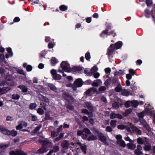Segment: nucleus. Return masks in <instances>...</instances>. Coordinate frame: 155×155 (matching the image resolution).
<instances>
[{
  "label": "nucleus",
  "instance_id": "1",
  "mask_svg": "<svg viewBox=\"0 0 155 155\" xmlns=\"http://www.w3.org/2000/svg\"><path fill=\"white\" fill-rule=\"evenodd\" d=\"M130 127H127L126 130L129 133H133L135 132L137 134L141 135V131L137 127L132 124L131 123L129 124Z\"/></svg>",
  "mask_w": 155,
  "mask_h": 155
},
{
  "label": "nucleus",
  "instance_id": "2",
  "mask_svg": "<svg viewBox=\"0 0 155 155\" xmlns=\"http://www.w3.org/2000/svg\"><path fill=\"white\" fill-rule=\"evenodd\" d=\"M122 43L120 41H118L114 45V46L113 44L111 45L108 49L107 51L108 54L109 55L112 54L115 48L117 49L120 48L122 47Z\"/></svg>",
  "mask_w": 155,
  "mask_h": 155
},
{
  "label": "nucleus",
  "instance_id": "3",
  "mask_svg": "<svg viewBox=\"0 0 155 155\" xmlns=\"http://www.w3.org/2000/svg\"><path fill=\"white\" fill-rule=\"evenodd\" d=\"M61 67L64 71L69 72L71 71L69 64L67 61H63L61 64Z\"/></svg>",
  "mask_w": 155,
  "mask_h": 155
},
{
  "label": "nucleus",
  "instance_id": "4",
  "mask_svg": "<svg viewBox=\"0 0 155 155\" xmlns=\"http://www.w3.org/2000/svg\"><path fill=\"white\" fill-rule=\"evenodd\" d=\"M99 140L104 143L105 144L108 145H109L110 139L108 137L105 136L103 134L101 133L98 136Z\"/></svg>",
  "mask_w": 155,
  "mask_h": 155
},
{
  "label": "nucleus",
  "instance_id": "5",
  "mask_svg": "<svg viewBox=\"0 0 155 155\" xmlns=\"http://www.w3.org/2000/svg\"><path fill=\"white\" fill-rule=\"evenodd\" d=\"M145 108L144 111L145 114L148 115L150 116L152 115L153 114V112L151 110V109L153 108L151 107L150 104L145 106Z\"/></svg>",
  "mask_w": 155,
  "mask_h": 155
},
{
  "label": "nucleus",
  "instance_id": "6",
  "mask_svg": "<svg viewBox=\"0 0 155 155\" xmlns=\"http://www.w3.org/2000/svg\"><path fill=\"white\" fill-rule=\"evenodd\" d=\"M137 143L140 144L146 145L148 143L146 138L139 137L137 139Z\"/></svg>",
  "mask_w": 155,
  "mask_h": 155
},
{
  "label": "nucleus",
  "instance_id": "7",
  "mask_svg": "<svg viewBox=\"0 0 155 155\" xmlns=\"http://www.w3.org/2000/svg\"><path fill=\"white\" fill-rule=\"evenodd\" d=\"M110 118L111 119L118 118L120 119L123 118V116L119 114H117L114 112H112L110 115Z\"/></svg>",
  "mask_w": 155,
  "mask_h": 155
},
{
  "label": "nucleus",
  "instance_id": "8",
  "mask_svg": "<svg viewBox=\"0 0 155 155\" xmlns=\"http://www.w3.org/2000/svg\"><path fill=\"white\" fill-rule=\"evenodd\" d=\"M11 155H26L21 150H18L16 151H12L9 153Z\"/></svg>",
  "mask_w": 155,
  "mask_h": 155
},
{
  "label": "nucleus",
  "instance_id": "9",
  "mask_svg": "<svg viewBox=\"0 0 155 155\" xmlns=\"http://www.w3.org/2000/svg\"><path fill=\"white\" fill-rule=\"evenodd\" d=\"M74 85L76 87H81L83 85V82L82 80L80 78L77 79L74 83Z\"/></svg>",
  "mask_w": 155,
  "mask_h": 155
},
{
  "label": "nucleus",
  "instance_id": "10",
  "mask_svg": "<svg viewBox=\"0 0 155 155\" xmlns=\"http://www.w3.org/2000/svg\"><path fill=\"white\" fill-rule=\"evenodd\" d=\"M8 85L9 86H12L14 84L12 82H8L5 81H0V86H3L6 85Z\"/></svg>",
  "mask_w": 155,
  "mask_h": 155
},
{
  "label": "nucleus",
  "instance_id": "11",
  "mask_svg": "<svg viewBox=\"0 0 155 155\" xmlns=\"http://www.w3.org/2000/svg\"><path fill=\"white\" fill-rule=\"evenodd\" d=\"M48 150L47 147H44L42 146L41 148H40L37 151V153H42L47 151Z\"/></svg>",
  "mask_w": 155,
  "mask_h": 155
},
{
  "label": "nucleus",
  "instance_id": "12",
  "mask_svg": "<svg viewBox=\"0 0 155 155\" xmlns=\"http://www.w3.org/2000/svg\"><path fill=\"white\" fill-rule=\"evenodd\" d=\"M69 143L68 141L64 140L63 141L61 146L64 150H66L68 148Z\"/></svg>",
  "mask_w": 155,
  "mask_h": 155
},
{
  "label": "nucleus",
  "instance_id": "13",
  "mask_svg": "<svg viewBox=\"0 0 155 155\" xmlns=\"http://www.w3.org/2000/svg\"><path fill=\"white\" fill-rule=\"evenodd\" d=\"M78 144L80 147V148L82 151L85 153H86L87 150V147L86 145L85 144H82L80 142L78 143Z\"/></svg>",
  "mask_w": 155,
  "mask_h": 155
},
{
  "label": "nucleus",
  "instance_id": "14",
  "mask_svg": "<svg viewBox=\"0 0 155 155\" xmlns=\"http://www.w3.org/2000/svg\"><path fill=\"white\" fill-rule=\"evenodd\" d=\"M0 132L6 135H10V131L4 128H0Z\"/></svg>",
  "mask_w": 155,
  "mask_h": 155
},
{
  "label": "nucleus",
  "instance_id": "15",
  "mask_svg": "<svg viewBox=\"0 0 155 155\" xmlns=\"http://www.w3.org/2000/svg\"><path fill=\"white\" fill-rule=\"evenodd\" d=\"M42 146L44 147H47L48 149V147L51 146V143L47 140H44L43 142Z\"/></svg>",
  "mask_w": 155,
  "mask_h": 155
},
{
  "label": "nucleus",
  "instance_id": "16",
  "mask_svg": "<svg viewBox=\"0 0 155 155\" xmlns=\"http://www.w3.org/2000/svg\"><path fill=\"white\" fill-rule=\"evenodd\" d=\"M121 94L123 95L126 96H128L130 95H131L130 91L125 89L122 90Z\"/></svg>",
  "mask_w": 155,
  "mask_h": 155
},
{
  "label": "nucleus",
  "instance_id": "17",
  "mask_svg": "<svg viewBox=\"0 0 155 155\" xmlns=\"http://www.w3.org/2000/svg\"><path fill=\"white\" fill-rule=\"evenodd\" d=\"M101 83V82L99 79L94 80L91 85L93 86L97 87Z\"/></svg>",
  "mask_w": 155,
  "mask_h": 155
},
{
  "label": "nucleus",
  "instance_id": "18",
  "mask_svg": "<svg viewBox=\"0 0 155 155\" xmlns=\"http://www.w3.org/2000/svg\"><path fill=\"white\" fill-rule=\"evenodd\" d=\"M117 144L121 147H125L126 146L125 142L123 140L119 141H116Z\"/></svg>",
  "mask_w": 155,
  "mask_h": 155
},
{
  "label": "nucleus",
  "instance_id": "19",
  "mask_svg": "<svg viewBox=\"0 0 155 155\" xmlns=\"http://www.w3.org/2000/svg\"><path fill=\"white\" fill-rule=\"evenodd\" d=\"M39 98L42 101H44L46 102H49V100L48 98L45 97L43 96V95L41 94L38 95Z\"/></svg>",
  "mask_w": 155,
  "mask_h": 155
},
{
  "label": "nucleus",
  "instance_id": "20",
  "mask_svg": "<svg viewBox=\"0 0 155 155\" xmlns=\"http://www.w3.org/2000/svg\"><path fill=\"white\" fill-rule=\"evenodd\" d=\"M23 66L24 68L26 67L27 71H30L32 70V67L30 65H27V64L26 63H24L23 64Z\"/></svg>",
  "mask_w": 155,
  "mask_h": 155
},
{
  "label": "nucleus",
  "instance_id": "21",
  "mask_svg": "<svg viewBox=\"0 0 155 155\" xmlns=\"http://www.w3.org/2000/svg\"><path fill=\"white\" fill-rule=\"evenodd\" d=\"M63 97L65 99L69 101H71L73 100L72 97L68 94H64Z\"/></svg>",
  "mask_w": 155,
  "mask_h": 155
},
{
  "label": "nucleus",
  "instance_id": "22",
  "mask_svg": "<svg viewBox=\"0 0 155 155\" xmlns=\"http://www.w3.org/2000/svg\"><path fill=\"white\" fill-rule=\"evenodd\" d=\"M84 106L87 108L91 110H92L93 109V107L91 103L89 102H84Z\"/></svg>",
  "mask_w": 155,
  "mask_h": 155
},
{
  "label": "nucleus",
  "instance_id": "23",
  "mask_svg": "<svg viewBox=\"0 0 155 155\" xmlns=\"http://www.w3.org/2000/svg\"><path fill=\"white\" fill-rule=\"evenodd\" d=\"M51 65L54 66L58 63V61L56 58L52 57L51 60Z\"/></svg>",
  "mask_w": 155,
  "mask_h": 155
},
{
  "label": "nucleus",
  "instance_id": "24",
  "mask_svg": "<svg viewBox=\"0 0 155 155\" xmlns=\"http://www.w3.org/2000/svg\"><path fill=\"white\" fill-rule=\"evenodd\" d=\"M127 145L128 148L131 150H134L136 147V145L132 143H128Z\"/></svg>",
  "mask_w": 155,
  "mask_h": 155
},
{
  "label": "nucleus",
  "instance_id": "25",
  "mask_svg": "<svg viewBox=\"0 0 155 155\" xmlns=\"http://www.w3.org/2000/svg\"><path fill=\"white\" fill-rule=\"evenodd\" d=\"M47 86L50 88L51 90H53L55 92L57 91V88L53 84L50 83L48 84H47Z\"/></svg>",
  "mask_w": 155,
  "mask_h": 155
},
{
  "label": "nucleus",
  "instance_id": "26",
  "mask_svg": "<svg viewBox=\"0 0 155 155\" xmlns=\"http://www.w3.org/2000/svg\"><path fill=\"white\" fill-rule=\"evenodd\" d=\"M143 125V126L149 131L150 130V129L149 126L147 124V123L145 121H143L141 123Z\"/></svg>",
  "mask_w": 155,
  "mask_h": 155
},
{
  "label": "nucleus",
  "instance_id": "27",
  "mask_svg": "<svg viewBox=\"0 0 155 155\" xmlns=\"http://www.w3.org/2000/svg\"><path fill=\"white\" fill-rule=\"evenodd\" d=\"M22 90V91L24 92H26L28 91V88L24 85H19L18 87Z\"/></svg>",
  "mask_w": 155,
  "mask_h": 155
},
{
  "label": "nucleus",
  "instance_id": "28",
  "mask_svg": "<svg viewBox=\"0 0 155 155\" xmlns=\"http://www.w3.org/2000/svg\"><path fill=\"white\" fill-rule=\"evenodd\" d=\"M97 137L96 136L94 135H91L89 136L87 138V140L88 141H90L91 140H96L97 139Z\"/></svg>",
  "mask_w": 155,
  "mask_h": 155
},
{
  "label": "nucleus",
  "instance_id": "29",
  "mask_svg": "<svg viewBox=\"0 0 155 155\" xmlns=\"http://www.w3.org/2000/svg\"><path fill=\"white\" fill-rule=\"evenodd\" d=\"M93 91L94 92H97V89L95 88L92 87L89 89L86 92V93L87 94H89L91 92Z\"/></svg>",
  "mask_w": 155,
  "mask_h": 155
},
{
  "label": "nucleus",
  "instance_id": "30",
  "mask_svg": "<svg viewBox=\"0 0 155 155\" xmlns=\"http://www.w3.org/2000/svg\"><path fill=\"white\" fill-rule=\"evenodd\" d=\"M93 133L95 134L98 137L101 133L97 130L95 128H93L91 129Z\"/></svg>",
  "mask_w": 155,
  "mask_h": 155
},
{
  "label": "nucleus",
  "instance_id": "31",
  "mask_svg": "<svg viewBox=\"0 0 155 155\" xmlns=\"http://www.w3.org/2000/svg\"><path fill=\"white\" fill-rule=\"evenodd\" d=\"M47 51L45 50L42 51L39 54L40 58H41L42 57H44V58H45V56L47 54Z\"/></svg>",
  "mask_w": 155,
  "mask_h": 155
},
{
  "label": "nucleus",
  "instance_id": "32",
  "mask_svg": "<svg viewBox=\"0 0 155 155\" xmlns=\"http://www.w3.org/2000/svg\"><path fill=\"white\" fill-rule=\"evenodd\" d=\"M139 104V103L137 101L134 100L131 101L132 106L134 107H137Z\"/></svg>",
  "mask_w": 155,
  "mask_h": 155
},
{
  "label": "nucleus",
  "instance_id": "33",
  "mask_svg": "<svg viewBox=\"0 0 155 155\" xmlns=\"http://www.w3.org/2000/svg\"><path fill=\"white\" fill-rule=\"evenodd\" d=\"M127 127H130L129 125L128 126H125L123 124H119L117 126V127L118 129L121 130L124 129L125 128L126 129Z\"/></svg>",
  "mask_w": 155,
  "mask_h": 155
},
{
  "label": "nucleus",
  "instance_id": "34",
  "mask_svg": "<svg viewBox=\"0 0 155 155\" xmlns=\"http://www.w3.org/2000/svg\"><path fill=\"white\" fill-rule=\"evenodd\" d=\"M117 121L114 120H112L110 122V125L113 128H114L116 126Z\"/></svg>",
  "mask_w": 155,
  "mask_h": 155
},
{
  "label": "nucleus",
  "instance_id": "35",
  "mask_svg": "<svg viewBox=\"0 0 155 155\" xmlns=\"http://www.w3.org/2000/svg\"><path fill=\"white\" fill-rule=\"evenodd\" d=\"M37 106V104L35 103H31L29 105V109L31 110L35 109Z\"/></svg>",
  "mask_w": 155,
  "mask_h": 155
},
{
  "label": "nucleus",
  "instance_id": "36",
  "mask_svg": "<svg viewBox=\"0 0 155 155\" xmlns=\"http://www.w3.org/2000/svg\"><path fill=\"white\" fill-rule=\"evenodd\" d=\"M125 73L124 71L121 70H120L119 71L117 72L114 73L115 75H122L124 74Z\"/></svg>",
  "mask_w": 155,
  "mask_h": 155
},
{
  "label": "nucleus",
  "instance_id": "37",
  "mask_svg": "<svg viewBox=\"0 0 155 155\" xmlns=\"http://www.w3.org/2000/svg\"><path fill=\"white\" fill-rule=\"evenodd\" d=\"M98 68L96 66H94L91 69V73L92 74L97 71Z\"/></svg>",
  "mask_w": 155,
  "mask_h": 155
},
{
  "label": "nucleus",
  "instance_id": "38",
  "mask_svg": "<svg viewBox=\"0 0 155 155\" xmlns=\"http://www.w3.org/2000/svg\"><path fill=\"white\" fill-rule=\"evenodd\" d=\"M122 86L120 85H118L115 88V91H116L117 92H120V91H122Z\"/></svg>",
  "mask_w": 155,
  "mask_h": 155
},
{
  "label": "nucleus",
  "instance_id": "39",
  "mask_svg": "<svg viewBox=\"0 0 155 155\" xmlns=\"http://www.w3.org/2000/svg\"><path fill=\"white\" fill-rule=\"evenodd\" d=\"M20 97L19 95L17 94H13L12 95V98L14 100H18L19 99Z\"/></svg>",
  "mask_w": 155,
  "mask_h": 155
},
{
  "label": "nucleus",
  "instance_id": "40",
  "mask_svg": "<svg viewBox=\"0 0 155 155\" xmlns=\"http://www.w3.org/2000/svg\"><path fill=\"white\" fill-rule=\"evenodd\" d=\"M53 78L55 80H60L61 79V75L57 74Z\"/></svg>",
  "mask_w": 155,
  "mask_h": 155
},
{
  "label": "nucleus",
  "instance_id": "41",
  "mask_svg": "<svg viewBox=\"0 0 155 155\" xmlns=\"http://www.w3.org/2000/svg\"><path fill=\"white\" fill-rule=\"evenodd\" d=\"M37 112L40 115H43L44 114V110L40 108L38 109Z\"/></svg>",
  "mask_w": 155,
  "mask_h": 155
},
{
  "label": "nucleus",
  "instance_id": "42",
  "mask_svg": "<svg viewBox=\"0 0 155 155\" xmlns=\"http://www.w3.org/2000/svg\"><path fill=\"white\" fill-rule=\"evenodd\" d=\"M11 89L10 87H4L2 88V91L3 94L6 93Z\"/></svg>",
  "mask_w": 155,
  "mask_h": 155
},
{
  "label": "nucleus",
  "instance_id": "43",
  "mask_svg": "<svg viewBox=\"0 0 155 155\" xmlns=\"http://www.w3.org/2000/svg\"><path fill=\"white\" fill-rule=\"evenodd\" d=\"M85 58L87 60H89L91 58V55L89 52H87L85 54Z\"/></svg>",
  "mask_w": 155,
  "mask_h": 155
},
{
  "label": "nucleus",
  "instance_id": "44",
  "mask_svg": "<svg viewBox=\"0 0 155 155\" xmlns=\"http://www.w3.org/2000/svg\"><path fill=\"white\" fill-rule=\"evenodd\" d=\"M144 149L145 150L149 151L151 149V146L150 145H145Z\"/></svg>",
  "mask_w": 155,
  "mask_h": 155
},
{
  "label": "nucleus",
  "instance_id": "45",
  "mask_svg": "<svg viewBox=\"0 0 155 155\" xmlns=\"http://www.w3.org/2000/svg\"><path fill=\"white\" fill-rule=\"evenodd\" d=\"M115 137L117 140V141H119L122 140V136L120 134L117 135Z\"/></svg>",
  "mask_w": 155,
  "mask_h": 155
},
{
  "label": "nucleus",
  "instance_id": "46",
  "mask_svg": "<svg viewBox=\"0 0 155 155\" xmlns=\"http://www.w3.org/2000/svg\"><path fill=\"white\" fill-rule=\"evenodd\" d=\"M7 51H8L9 55H10V56L12 57L13 55V53L12 49L10 48H8L7 49Z\"/></svg>",
  "mask_w": 155,
  "mask_h": 155
},
{
  "label": "nucleus",
  "instance_id": "47",
  "mask_svg": "<svg viewBox=\"0 0 155 155\" xmlns=\"http://www.w3.org/2000/svg\"><path fill=\"white\" fill-rule=\"evenodd\" d=\"M134 153L136 155H142L143 153L140 150H136L134 151Z\"/></svg>",
  "mask_w": 155,
  "mask_h": 155
},
{
  "label": "nucleus",
  "instance_id": "48",
  "mask_svg": "<svg viewBox=\"0 0 155 155\" xmlns=\"http://www.w3.org/2000/svg\"><path fill=\"white\" fill-rule=\"evenodd\" d=\"M57 71L55 69H53L51 71V73L52 74L53 77L57 74Z\"/></svg>",
  "mask_w": 155,
  "mask_h": 155
},
{
  "label": "nucleus",
  "instance_id": "49",
  "mask_svg": "<svg viewBox=\"0 0 155 155\" xmlns=\"http://www.w3.org/2000/svg\"><path fill=\"white\" fill-rule=\"evenodd\" d=\"M67 7L64 5H62L60 7V9L63 11H64L67 9Z\"/></svg>",
  "mask_w": 155,
  "mask_h": 155
},
{
  "label": "nucleus",
  "instance_id": "50",
  "mask_svg": "<svg viewBox=\"0 0 155 155\" xmlns=\"http://www.w3.org/2000/svg\"><path fill=\"white\" fill-rule=\"evenodd\" d=\"M84 73L88 76H91L92 75L91 73L89 72L87 69H85L84 70Z\"/></svg>",
  "mask_w": 155,
  "mask_h": 155
},
{
  "label": "nucleus",
  "instance_id": "51",
  "mask_svg": "<svg viewBox=\"0 0 155 155\" xmlns=\"http://www.w3.org/2000/svg\"><path fill=\"white\" fill-rule=\"evenodd\" d=\"M83 132H84L85 133L87 134H90L91 133V131L90 130L87 128H84V129H83Z\"/></svg>",
  "mask_w": 155,
  "mask_h": 155
},
{
  "label": "nucleus",
  "instance_id": "52",
  "mask_svg": "<svg viewBox=\"0 0 155 155\" xmlns=\"http://www.w3.org/2000/svg\"><path fill=\"white\" fill-rule=\"evenodd\" d=\"M17 133L16 131L12 130L10 131V135H12V136H15L17 135Z\"/></svg>",
  "mask_w": 155,
  "mask_h": 155
},
{
  "label": "nucleus",
  "instance_id": "53",
  "mask_svg": "<svg viewBox=\"0 0 155 155\" xmlns=\"http://www.w3.org/2000/svg\"><path fill=\"white\" fill-rule=\"evenodd\" d=\"M112 107L114 108L117 109L119 107V105L118 103L115 102L113 104Z\"/></svg>",
  "mask_w": 155,
  "mask_h": 155
},
{
  "label": "nucleus",
  "instance_id": "54",
  "mask_svg": "<svg viewBox=\"0 0 155 155\" xmlns=\"http://www.w3.org/2000/svg\"><path fill=\"white\" fill-rule=\"evenodd\" d=\"M109 29L107 28V29L103 31L102 33H101V35H102L103 34L107 35L109 33Z\"/></svg>",
  "mask_w": 155,
  "mask_h": 155
},
{
  "label": "nucleus",
  "instance_id": "55",
  "mask_svg": "<svg viewBox=\"0 0 155 155\" xmlns=\"http://www.w3.org/2000/svg\"><path fill=\"white\" fill-rule=\"evenodd\" d=\"M145 114L144 112V111L141 113H138V115L139 117L140 118H142L144 116Z\"/></svg>",
  "mask_w": 155,
  "mask_h": 155
},
{
  "label": "nucleus",
  "instance_id": "56",
  "mask_svg": "<svg viewBox=\"0 0 155 155\" xmlns=\"http://www.w3.org/2000/svg\"><path fill=\"white\" fill-rule=\"evenodd\" d=\"M53 150L54 152H56L58 151L59 150V147L58 146H55L53 147Z\"/></svg>",
  "mask_w": 155,
  "mask_h": 155
},
{
  "label": "nucleus",
  "instance_id": "57",
  "mask_svg": "<svg viewBox=\"0 0 155 155\" xmlns=\"http://www.w3.org/2000/svg\"><path fill=\"white\" fill-rule=\"evenodd\" d=\"M131 104V101H127L125 104V106L127 107H129Z\"/></svg>",
  "mask_w": 155,
  "mask_h": 155
},
{
  "label": "nucleus",
  "instance_id": "58",
  "mask_svg": "<svg viewBox=\"0 0 155 155\" xmlns=\"http://www.w3.org/2000/svg\"><path fill=\"white\" fill-rule=\"evenodd\" d=\"M67 86L68 87H72L73 89L75 91L76 90L77 87H75V85H74L72 84H69L67 85Z\"/></svg>",
  "mask_w": 155,
  "mask_h": 155
},
{
  "label": "nucleus",
  "instance_id": "59",
  "mask_svg": "<svg viewBox=\"0 0 155 155\" xmlns=\"http://www.w3.org/2000/svg\"><path fill=\"white\" fill-rule=\"evenodd\" d=\"M145 15L146 17L149 18L150 17L149 11L147 9H146L145 11Z\"/></svg>",
  "mask_w": 155,
  "mask_h": 155
},
{
  "label": "nucleus",
  "instance_id": "60",
  "mask_svg": "<svg viewBox=\"0 0 155 155\" xmlns=\"http://www.w3.org/2000/svg\"><path fill=\"white\" fill-rule=\"evenodd\" d=\"M106 90V88L104 86H101L99 88V91L100 92L104 91Z\"/></svg>",
  "mask_w": 155,
  "mask_h": 155
},
{
  "label": "nucleus",
  "instance_id": "61",
  "mask_svg": "<svg viewBox=\"0 0 155 155\" xmlns=\"http://www.w3.org/2000/svg\"><path fill=\"white\" fill-rule=\"evenodd\" d=\"M106 130L107 132H110L112 131L113 129L110 126H108L106 127Z\"/></svg>",
  "mask_w": 155,
  "mask_h": 155
},
{
  "label": "nucleus",
  "instance_id": "62",
  "mask_svg": "<svg viewBox=\"0 0 155 155\" xmlns=\"http://www.w3.org/2000/svg\"><path fill=\"white\" fill-rule=\"evenodd\" d=\"M42 127V125L40 124L39 125V126L36 127L35 129L34 130V131L35 132H36L37 131H38Z\"/></svg>",
  "mask_w": 155,
  "mask_h": 155
},
{
  "label": "nucleus",
  "instance_id": "63",
  "mask_svg": "<svg viewBox=\"0 0 155 155\" xmlns=\"http://www.w3.org/2000/svg\"><path fill=\"white\" fill-rule=\"evenodd\" d=\"M148 6H150L152 4V1L150 0H147L146 2Z\"/></svg>",
  "mask_w": 155,
  "mask_h": 155
},
{
  "label": "nucleus",
  "instance_id": "64",
  "mask_svg": "<svg viewBox=\"0 0 155 155\" xmlns=\"http://www.w3.org/2000/svg\"><path fill=\"white\" fill-rule=\"evenodd\" d=\"M124 139L126 141H129L130 142H133V140H131L128 136L124 137Z\"/></svg>",
  "mask_w": 155,
  "mask_h": 155
}]
</instances>
